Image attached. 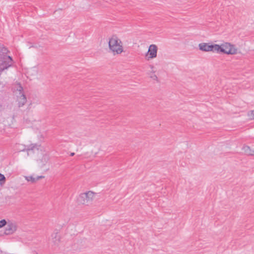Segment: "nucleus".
<instances>
[{"label": "nucleus", "mask_w": 254, "mask_h": 254, "mask_svg": "<svg viewBox=\"0 0 254 254\" xmlns=\"http://www.w3.org/2000/svg\"><path fill=\"white\" fill-rule=\"evenodd\" d=\"M150 67L151 69V73H155V70H154V67L152 65H150Z\"/></svg>", "instance_id": "a211bd4d"}, {"label": "nucleus", "mask_w": 254, "mask_h": 254, "mask_svg": "<svg viewBox=\"0 0 254 254\" xmlns=\"http://www.w3.org/2000/svg\"><path fill=\"white\" fill-rule=\"evenodd\" d=\"M211 52L220 53H221V45L217 44H211Z\"/></svg>", "instance_id": "ddd939ff"}, {"label": "nucleus", "mask_w": 254, "mask_h": 254, "mask_svg": "<svg viewBox=\"0 0 254 254\" xmlns=\"http://www.w3.org/2000/svg\"><path fill=\"white\" fill-rule=\"evenodd\" d=\"M7 223L5 220L3 219L0 221V228L6 225Z\"/></svg>", "instance_id": "dca6fc26"}, {"label": "nucleus", "mask_w": 254, "mask_h": 254, "mask_svg": "<svg viewBox=\"0 0 254 254\" xmlns=\"http://www.w3.org/2000/svg\"><path fill=\"white\" fill-rule=\"evenodd\" d=\"M96 193L92 191L82 193L79 195L77 198V201L79 204L85 206H89L92 204Z\"/></svg>", "instance_id": "f03ea898"}, {"label": "nucleus", "mask_w": 254, "mask_h": 254, "mask_svg": "<svg viewBox=\"0 0 254 254\" xmlns=\"http://www.w3.org/2000/svg\"><path fill=\"white\" fill-rule=\"evenodd\" d=\"M5 181V178L4 176L3 175H2V174L0 173V184H2V182H3V183H4Z\"/></svg>", "instance_id": "2eb2a0df"}, {"label": "nucleus", "mask_w": 254, "mask_h": 254, "mask_svg": "<svg viewBox=\"0 0 254 254\" xmlns=\"http://www.w3.org/2000/svg\"><path fill=\"white\" fill-rule=\"evenodd\" d=\"M6 224L7 225L4 232V233L6 235L12 234L16 231L17 229V226L15 223L9 222Z\"/></svg>", "instance_id": "423d86ee"}, {"label": "nucleus", "mask_w": 254, "mask_h": 254, "mask_svg": "<svg viewBox=\"0 0 254 254\" xmlns=\"http://www.w3.org/2000/svg\"><path fill=\"white\" fill-rule=\"evenodd\" d=\"M158 48L156 45L152 44L149 46L148 52L145 55L146 60L149 61L157 57Z\"/></svg>", "instance_id": "20e7f679"}, {"label": "nucleus", "mask_w": 254, "mask_h": 254, "mask_svg": "<svg viewBox=\"0 0 254 254\" xmlns=\"http://www.w3.org/2000/svg\"><path fill=\"white\" fill-rule=\"evenodd\" d=\"M24 178L27 181L30 182L32 184H34V183H36L40 179L44 178V176H38L34 177L32 176H25Z\"/></svg>", "instance_id": "6e6552de"}, {"label": "nucleus", "mask_w": 254, "mask_h": 254, "mask_svg": "<svg viewBox=\"0 0 254 254\" xmlns=\"http://www.w3.org/2000/svg\"><path fill=\"white\" fill-rule=\"evenodd\" d=\"M150 77L153 80H157V78H158L157 76L155 74V73H151Z\"/></svg>", "instance_id": "f3484780"}, {"label": "nucleus", "mask_w": 254, "mask_h": 254, "mask_svg": "<svg viewBox=\"0 0 254 254\" xmlns=\"http://www.w3.org/2000/svg\"><path fill=\"white\" fill-rule=\"evenodd\" d=\"M242 150L245 154L248 156H254V149H252L249 146L244 145L242 147Z\"/></svg>", "instance_id": "9d476101"}, {"label": "nucleus", "mask_w": 254, "mask_h": 254, "mask_svg": "<svg viewBox=\"0 0 254 254\" xmlns=\"http://www.w3.org/2000/svg\"><path fill=\"white\" fill-rule=\"evenodd\" d=\"M251 116H252L253 118L254 119V111H252L251 112Z\"/></svg>", "instance_id": "6ab92c4d"}, {"label": "nucleus", "mask_w": 254, "mask_h": 254, "mask_svg": "<svg viewBox=\"0 0 254 254\" xmlns=\"http://www.w3.org/2000/svg\"><path fill=\"white\" fill-rule=\"evenodd\" d=\"M109 47L114 55L121 54L124 51L122 42L116 35L109 39Z\"/></svg>", "instance_id": "f257e3e1"}, {"label": "nucleus", "mask_w": 254, "mask_h": 254, "mask_svg": "<svg viewBox=\"0 0 254 254\" xmlns=\"http://www.w3.org/2000/svg\"><path fill=\"white\" fill-rule=\"evenodd\" d=\"M200 50L203 52H211V45L209 43H201L198 45Z\"/></svg>", "instance_id": "1a4fd4ad"}, {"label": "nucleus", "mask_w": 254, "mask_h": 254, "mask_svg": "<svg viewBox=\"0 0 254 254\" xmlns=\"http://www.w3.org/2000/svg\"><path fill=\"white\" fill-rule=\"evenodd\" d=\"M12 59L11 57H5L3 59H0V74L4 69L10 67L12 64Z\"/></svg>", "instance_id": "39448f33"}, {"label": "nucleus", "mask_w": 254, "mask_h": 254, "mask_svg": "<svg viewBox=\"0 0 254 254\" xmlns=\"http://www.w3.org/2000/svg\"><path fill=\"white\" fill-rule=\"evenodd\" d=\"M74 155V153H71L70 156H72Z\"/></svg>", "instance_id": "aec40b11"}, {"label": "nucleus", "mask_w": 254, "mask_h": 254, "mask_svg": "<svg viewBox=\"0 0 254 254\" xmlns=\"http://www.w3.org/2000/svg\"><path fill=\"white\" fill-rule=\"evenodd\" d=\"M49 160V157L47 154H44L43 156L42 159H41V163L42 165H45L46 163H47Z\"/></svg>", "instance_id": "4468645a"}, {"label": "nucleus", "mask_w": 254, "mask_h": 254, "mask_svg": "<svg viewBox=\"0 0 254 254\" xmlns=\"http://www.w3.org/2000/svg\"><path fill=\"white\" fill-rule=\"evenodd\" d=\"M19 88L20 96L18 98V102L19 107H22L26 103L27 99L25 96L22 93H21L22 87L19 86Z\"/></svg>", "instance_id": "0eeeda50"}, {"label": "nucleus", "mask_w": 254, "mask_h": 254, "mask_svg": "<svg viewBox=\"0 0 254 254\" xmlns=\"http://www.w3.org/2000/svg\"><path fill=\"white\" fill-rule=\"evenodd\" d=\"M7 49L2 45L0 44V59H3V58L5 57H10V56L7 55Z\"/></svg>", "instance_id": "9b49d317"}, {"label": "nucleus", "mask_w": 254, "mask_h": 254, "mask_svg": "<svg viewBox=\"0 0 254 254\" xmlns=\"http://www.w3.org/2000/svg\"><path fill=\"white\" fill-rule=\"evenodd\" d=\"M237 52L235 46L229 43H225L221 45V53L227 55H234Z\"/></svg>", "instance_id": "7ed1b4c3"}, {"label": "nucleus", "mask_w": 254, "mask_h": 254, "mask_svg": "<svg viewBox=\"0 0 254 254\" xmlns=\"http://www.w3.org/2000/svg\"><path fill=\"white\" fill-rule=\"evenodd\" d=\"M52 242L55 245L59 243L60 240V237L58 232L55 233L51 235Z\"/></svg>", "instance_id": "f8f14e48"}]
</instances>
